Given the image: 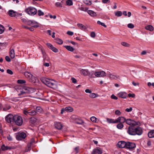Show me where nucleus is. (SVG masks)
Masks as SVG:
<instances>
[{
	"mask_svg": "<svg viewBox=\"0 0 154 154\" xmlns=\"http://www.w3.org/2000/svg\"><path fill=\"white\" fill-rule=\"evenodd\" d=\"M125 122L130 126L128 128L127 132L128 134L131 135H135L136 134L140 135L142 133L141 128L137 125H139L140 123L138 122H136L131 119H125Z\"/></svg>",
	"mask_w": 154,
	"mask_h": 154,
	"instance_id": "f257e3e1",
	"label": "nucleus"
},
{
	"mask_svg": "<svg viewBox=\"0 0 154 154\" xmlns=\"http://www.w3.org/2000/svg\"><path fill=\"white\" fill-rule=\"evenodd\" d=\"M41 80L45 85L51 88H53L55 85V82L54 80H50L47 78H41Z\"/></svg>",
	"mask_w": 154,
	"mask_h": 154,
	"instance_id": "f03ea898",
	"label": "nucleus"
},
{
	"mask_svg": "<svg viewBox=\"0 0 154 154\" xmlns=\"http://www.w3.org/2000/svg\"><path fill=\"white\" fill-rule=\"evenodd\" d=\"M33 91V89L31 88L25 87L23 88V90L20 91V93L18 94L19 96H21V95H23L22 97H25L24 95L25 94H29L32 93Z\"/></svg>",
	"mask_w": 154,
	"mask_h": 154,
	"instance_id": "7ed1b4c3",
	"label": "nucleus"
},
{
	"mask_svg": "<svg viewBox=\"0 0 154 154\" xmlns=\"http://www.w3.org/2000/svg\"><path fill=\"white\" fill-rule=\"evenodd\" d=\"M14 121L17 125L21 126L23 123V120L21 116L18 115L14 116Z\"/></svg>",
	"mask_w": 154,
	"mask_h": 154,
	"instance_id": "20e7f679",
	"label": "nucleus"
},
{
	"mask_svg": "<svg viewBox=\"0 0 154 154\" xmlns=\"http://www.w3.org/2000/svg\"><path fill=\"white\" fill-rule=\"evenodd\" d=\"M26 12L31 15H34L37 13V10L34 8L29 7L26 9Z\"/></svg>",
	"mask_w": 154,
	"mask_h": 154,
	"instance_id": "39448f33",
	"label": "nucleus"
},
{
	"mask_svg": "<svg viewBox=\"0 0 154 154\" xmlns=\"http://www.w3.org/2000/svg\"><path fill=\"white\" fill-rule=\"evenodd\" d=\"M26 136V134L25 133L22 132L17 134L16 137L17 140H22V139L25 138Z\"/></svg>",
	"mask_w": 154,
	"mask_h": 154,
	"instance_id": "423d86ee",
	"label": "nucleus"
},
{
	"mask_svg": "<svg viewBox=\"0 0 154 154\" xmlns=\"http://www.w3.org/2000/svg\"><path fill=\"white\" fill-rule=\"evenodd\" d=\"M136 147L135 144L134 143L127 142H126L125 148L130 149H133Z\"/></svg>",
	"mask_w": 154,
	"mask_h": 154,
	"instance_id": "0eeeda50",
	"label": "nucleus"
},
{
	"mask_svg": "<svg viewBox=\"0 0 154 154\" xmlns=\"http://www.w3.org/2000/svg\"><path fill=\"white\" fill-rule=\"evenodd\" d=\"M94 75L96 76L99 77L106 76V73L104 71H101L100 72H96L94 73Z\"/></svg>",
	"mask_w": 154,
	"mask_h": 154,
	"instance_id": "6e6552de",
	"label": "nucleus"
},
{
	"mask_svg": "<svg viewBox=\"0 0 154 154\" xmlns=\"http://www.w3.org/2000/svg\"><path fill=\"white\" fill-rule=\"evenodd\" d=\"M14 116L13 115L9 114L5 117L6 121L8 123H11L12 121H14Z\"/></svg>",
	"mask_w": 154,
	"mask_h": 154,
	"instance_id": "1a4fd4ad",
	"label": "nucleus"
},
{
	"mask_svg": "<svg viewBox=\"0 0 154 154\" xmlns=\"http://www.w3.org/2000/svg\"><path fill=\"white\" fill-rule=\"evenodd\" d=\"M73 111V108L71 107H66L65 108L62 109L61 112V113L63 114L64 111H66L68 112H71Z\"/></svg>",
	"mask_w": 154,
	"mask_h": 154,
	"instance_id": "9d476101",
	"label": "nucleus"
},
{
	"mask_svg": "<svg viewBox=\"0 0 154 154\" xmlns=\"http://www.w3.org/2000/svg\"><path fill=\"white\" fill-rule=\"evenodd\" d=\"M8 14L11 17H16L17 16V13L16 11H14L13 10H11L9 11L8 12ZM18 15H19L20 16L22 15L21 14H17Z\"/></svg>",
	"mask_w": 154,
	"mask_h": 154,
	"instance_id": "9b49d317",
	"label": "nucleus"
},
{
	"mask_svg": "<svg viewBox=\"0 0 154 154\" xmlns=\"http://www.w3.org/2000/svg\"><path fill=\"white\" fill-rule=\"evenodd\" d=\"M102 149L100 148H97L93 150L92 153V154H102Z\"/></svg>",
	"mask_w": 154,
	"mask_h": 154,
	"instance_id": "f8f14e48",
	"label": "nucleus"
},
{
	"mask_svg": "<svg viewBox=\"0 0 154 154\" xmlns=\"http://www.w3.org/2000/svg\"><path fill=\"white\" fill-rule=\"evenodd\" d=\"M126 146V142L123 141L119 142L117 144V146L121 148H125Z\"/></svg>",
	"mask_w": 154,
	"mask_h": 154,
	"instance_id": "ddd939ff",
	"label": "nucleus"
},
{
	"mask_svg": "<svg viewBox=\"0 0 154 154\" xmlns=\"http://www.w3.org/2000/svg\"><path fill=\"white\" fill-rule=\"evenodd\" d=\"M78 70L80 73L84 76H86L88 74V70L87 69H83L81 68L79 69Z\"/></svg>",
	"mask_w": 154,
	"mask_h": 154,
	"instance_id": "4468645a",
	"label": "nucleus"
},
{
	"mask_svg": "<svg viewBox=\"0 0 154 154\" xmlns=\"http://www.w3.org/2000/svg\"><path fill=\"white\" fill-rule=\"evenodd\" d=\"M55 128L59 130H60L62 128V125L60 122H54Z\"/></svg>",
	"mask_w": 154,
	"mask_h": 154,
	"instance_id": "2eb2a0df",
	"label": "nucleus"
},
{
	"mask_svg": "<svg viewBox=\"0 0 154 154\" xmlns=\"http://www.w3.org/2000/svg\"><path fill=\"white\" fill-rule=\"evenodd\" d=\"M119 96L122 98H125L126 97L127 94L125 92H121L118 94Z\"/></svg>",
	"mask_w": 154,
	"mask_h": 154,
	"instance_id": "dca6fc26",
	"label": "nucleus"
},
{
	"mask_svg": "<svg viewBox=\"0 0 154 154\" xmlns=\"http://www.w3.org/2000/svg\"><path fill=\"white\" fill-rule=\"evenodd\" d=\"M1 148L3 151L11 150L12 149L11 147L8 146H5V144H3L2 145Z\"/></svg>",
	"mask_w": 154,
	"mask_h": 154,
	"instance_id": "f3484780",
	"label": "nucleus"
},
{
	"mask_svg": "<svg viewBox=\"0 0 154 154\" xmlns=\"http://www.w3.org/2000/svg\"><path fill=\"white\" fill-rule=\"evenodd\" d=\"M108 76L110 79H119V75H115L111 74H109Z\"/></svg>",
	"mask_w": 154,
	"mask_h": 154,
	"instance_id": "a211bd4d",
	"label": "nucleus"
},
{
	"mask_svg": "<svg viewBox=\"0 0 154 154\" xmlns=\"http://www.w3.org/2000/svg\"><path fill=\"white\" fill-rule=\"evenodd\" d=\"M30 81L34 83L38 82V80L37 78L32 75V77L29 79Z\"/></svg>",
	"mask_w": 154,
	"mask_h": 154,
	"instance_id": "6ab92c4d",
	"label": "nucleus"
},
{
	"mask_svg": "<svg viewBox=\"0 0 154 154\" xmlns=\"http://www.w3.org/2000/svg\"><path fill=\"white\" fill-rule=\"evenodd\" d=\"M87 12L88 14L92 17L96 16L97 15L96 13L92 10H88Z\"/></svg>",
	"mask_w": 154,
	"mask_h": 154,
	"instance_id": "aec40b11",
	"label": "nucleus"
},
{
	"mask_svg": "<svg viewBox=\"0 0 154 154\" xmlns=\"http://www.w3.org/2000/svg\"><path fill=\"white\" fill-rule=\"evenodd\" d=\"M149 138H153L154 137V130H152L149 132L148 134Z\"/></svg>",
	"mask_w": 154,
	"mask_h": 154,
	"instance_id": "412c9836",
	"label": "nucleus"
},
{
	"mask_svg": "<svg viewBox=\"0 0 154 154\" xmlns=\"http://www.w3.org/2000/svg\"><path fill=\"white\" fill-rule=\"evenodd\" d=\"M145 29L147 30H148L152 32L153 31L154 28L151 25H148L145 27Z\"/></svg>",
	"mask_w": 154,
	"mask_h": 154,
	"instance_id": "4be33fe9",
	"label": "nucleus"
},
{
	"mask_svg": "<svg viewBox=\"0 0 154 154\" xmlns=\"http://www.w3.org/2000/svg\"><path fill=\"white\" fill-rule=\"evenodd\" d=\"M75 123L81 125L84 122L79 117L75 122Z\"/></svg>",
	"mask_w": 154,
	"mask_h": 154,
	"instance_id": "5701e85b",
	"label": "nucleus"
},
{
	"mask_svg": "<svg viewBox=\"0 0 154 154\" xmlns=\"http://www.w3.org/2000/svg\"><path fill=\"white\" fill-rule=\"evenodd\" d=\"M37 119L34 117L31 118L30 119V122L32 124H35L37 122Z\"/></svg>",
	"mask_w": 154,
	"mask_h": 154,
	"instance_id": "b1692460",
	"label": "nucleus"
},
{
	"mask_svg": "<svg viewBox=\"0 0 154 154\" xmlns=\"http://www.w3.org/2000/svg\"><path fill=\"white\" fill-rule=\"evenodd\" d=\"M77 26L79 28L82 30H84L86 29L85 26L80 23H78Z\"/></svg>",
	"mask_w": 154,
	"mask_h": 154,
	"instance_id": "393cba45",
	"label": "nucleus"
},
{
	"mask_svg": "<svg viewBox=\"0 0 154 154\" xmlns=\"http://www.w3.org/2000/svg\"><path fill=\"white\" fill-rule=\"evenodd\" d=\"M10 56L12 59L14 58L15 57L14 51V49H11L10 52Z\"/></svg>",
	"mask_w": 154,
	"mask_h": 154,
	"instance_id": "a878e982",
	"label": "nucleus"
},
{
	"mask_svg": "<svg viewBox=\"0 0 154 154\" xmlns=\"http://www.w3.org/2000/svg\"><path fill=\"white\" fill-rule=\"evenodd\" d=\"M24 75L29 80L32 77V75L30 73L28 72H25Z\"/></svg>",
	"mask_w": 154,
	"mask_h": 154,
	"instance_id": "bb28decb",
	"label": "nucleus"
},
{
	"mask_svg": "<svg viewBox=\"0 0 154 154\" xmlns=\"http://www.w3.org/2000/svg\"><path fill=\"white\" fill-rule=\"evenodd\" d=\"M119 122L120 123H123L125 122L126 119L123 117H119Z\"/></svg>",
	"mask_w": 154,
	"mask_h": 154,
	"instance_id": "cd10ccee",
	"label": "nucleus"
},
{
	"mask_svg": "<svg viewBox=\"0 0 154 154\" xmlns=\"http://www.w3.org/2000/svg\"><path fill=\"white\" fill-rule=\"evenodd\" d=\"M37 114V112L34 110H32L31 109H29V115L32 116H34L36 115Z\"/></svg>",
	"mask_w": 154,
	"mask_h": 154,
	"instance_id": "c85d7f7f",
	"label": "nucleus"
},
{
	"mask_svg": "<svg viewBox=\"0 0 154 154\" xmlns=\"http://www.w3.org/2000/svg\"><path fill=\"white\" fill-rule=\"evenodd\" d=\"M64 47L68 51H72L74 50L73 47L65 45L64 46Z\"/></svg>",
	"mask_w": 154,
	"mask_h": 154,
	"instance_id": "c756f323",
	"label": "nucleus"
},
{
	"mask_svg": "<svg viewBox=\"0 0 154 154\" xmlns=\"http://www.w3.org/2000/svg\"><path fill=\"white\" fill-rule=\"evenodd\" d=\"M11 107L9 105L6 104L5 106V107H4L3 109V111H6L7 110H9L10 109Z\"/></svg>",
	"mask_w": 154,
	"mask_h": 154,
	"instance_id": "7c9ffc66",
	"label": "nucleus"
},
{
	"mask_svg": "<svg viewBox=\"0 0 154 154\" xmlns=\"http://www.w3.org/2000/svg\"><path fill=\"white\" fill-rule=\"evenodd\" d=\"M36 111L37 112H38L39 113H41L42 111V108L39 106H37L36 107Z\"/></svg>",
	"mask_w": 154,
	"mask_h": 154,
	"instance_id": "2f4dec72",
	"label": "nucleus"
},
{
	"mask_svg": "<svg viewBox=\"0 0 154 154\" xmlns=\"http://www.w3.org/2000/svg\"><path fill=\"white\" fill-rule=\"evenodd\" d=\"M55 40L56 42L59 44L61 45L63 43V41L59 38H56Z\"/></svg>",
	"mask_w": 154,
	"mask_h": 154,
	"instance_id": "473e14b6",
	"label": "nucleus"
},
{
	"mask_svg": "<svg viewBox=\"0 0 154 154\" xmlns=\"http://www.w3.org/2000/svg\"><path fill=\"white\" fill-rule=\"evenodd\" d=\"M31 26L35 28H37L38 27V26L37 24V23L35 22V21H33L32 23V25H31Z\"/></svg>",
	"mask_w": 154,
	"mask_h": 154,
	"instance_id": "72a5a7b5",
	"label": "nucleus"
},
{
	"mask_svg": "<svg viewBox=\"0 0 154 154\" xmlns=\"http://www.w3.org/2000/svg\"><path fill=\"white\" fill-rule=\"evenodd\" d=\"M122 13L121 11H119L115 12V15L118 17H120L122 15Z\"/></svg>",
	"mask_w": 154,
	"mask_h": 154,
	"instance_id": "f704fd0d",
	"label": "nucleus"
},
{
	"mask_svg": "<svg viewBox=\"0 0 154 154\" xmlns=\"http://www.w3.org/2000/svg\"><path fill=\"white\" fill-rule=\"evenodd\" d=\"M116 127L118 128L119 129H121L123 128L124 125L122 123H120L117 125Z\"/></svg>",
	"mask_w": 154,
	"mask_h": 154,
	"instance_id": "c9c22d12",
	"label": "nucleus"
},
{
	"mask_svg": "<svg viewBox=\"0 0 154 154\" xmlns=\"http://www.w3.org/2000/svg\"><path fill=\"white\" fill-rule=\"evenodd\" d=\"M84 3L85 4L90 5H91L92 3L91 1L88 0H86L84 1Z\"/></svg>",
	"mask_w": 154,
	"mask_h": 154,
	"instance_id": "e433bc0d",
	"label": "nucleus"
},
{
	"mask_svg": "<svg viewBox=\"0 0 154 154\" xmlns=\"http://www.w3.org/2000/svg\"><path fill=\"white\" fill-rule=\"evenodd\" d=\"M79 9L82 11H86L88 10V8H85L83 7H81L79 8Z\"/></svg>",
	"mask_w": 154,
	"mask_h": 154,
	"instance_id": "4c0bfd02",
	"label": "nucleus"
},
{
	"mask_svg": "<svg viewBox=\"0 0 154 154\" xmlns=\"http://www.w3.org/2000/svg\"><path fill=\"white\" fill-rule=\"evenodd\" d=\"M66 4L68 5L71 6L72 5L73 3L71 0H68L66 2Z\"/></svg>",
	"mask_w": 154,
	"mask_h": 154,
	"instance_id": "58836bf2",
	"label": "nucleus"
},
{
	"mask_svg": "<svg viewBox=\"0 0 154 154\" xmlns=\"http://www.w3.org/2000/svg\"><path fill=\"white\" fill-rule=\"evenodd\" d=\"M107 121L109 123H114V119H110L108 118L106 119Z\"/></svg>",
	"mask_w": 154,
	"mask_h": 154,
	"instance_id": "ea45409f",
	"label": "nucleus"
},
{
	"mask_svg": "<svg viewBox=\"0 0 154 154\" xmlns=\"http://www.w3.org/2000/svg\"><path fill=\"white\" fill-rule=\"evenodd\" d=\"M97 95L95 93H91L89 95V97L91 98H94L97 97Z\"/></svg>",
	"mask_w": 154,
	"mask_h": 154,
	"instance_id": "a19ab883",
	"label": "nucleus"
},
{
	"mask_svg": "<svg viewBox=\"0 0 154 154\" xmlns=\"http://www.w3.org/2000/svg\"><path fill=\"white\" fill-rule=\"evenodd\" d=\"M79 117L78 116H76L75 115H72L71 116V119L75 121V122L76 121V120Z\"/></svg>",
	"mask_w": 154,
	"mask_h": 154,
	"instance_id": "79ce46f5",
	"label": "nucleus"
},
{
	"mask_svg": "<svg viewBox=\"0 0 154 154\" xmlns=\"http://www.w3.org/2000/svg\"><path fill=\"white\" fill-rule=\"evenodd\" d=\"M35 142V141L34 139L33 138H32L31 140V142L30 143L29 146V147H30L31 146H32L33 143H34Z\"/></svg>",
	"mask_w": 154,
	"mask_h": 154,
	"instance_id": "37998d69",
	"label": "nucleus"
},
{
	"mask_svg": "<svg viewBox=\"0 0 154 154\" xmlns=\"http://www.w3.org/2000/svg\"><path fill=\"white\" fill-rule=\"evenodd\" d=\"M4 30V28L3 26L0 25V34L2 33Z\"/></svg>",
	"mask_w": 154,
	"mask_h": 154,
	"instance_id": "c03bdc74",
	"label": "nucleus"
},
{
	"mask_svg": "<svg viewBox=\"0 0 154 154\" xmlns=\"http://www.w3.org/2000/svg\"><path fill=\"white\" fill-rule=\"evenodd\" d=\"M17 83L18 84H24L26 82V81L24 80H17Z\"/></svg>",
	"mask_w": 154,
	"mask_h": 154,
	"instance_id": "a18cd8bd",
	"label": "nucleus"
},
{
	"mask_svg": "<svg viewBox=\"0 0 154 154\" xmlns=\"http://www.w3.org/2000/svg\"><path fill=\"white\" fill-rule=\"evenodd\" d=\"M97 23L98 24L101 25V26H104L105 28H106V26L105 24L104 23L101 22L100 21H98Z\"/></svg>",
	"mask_w": 154,
	"mask_h": 154,
	"instance_id": "49530a36",
	"label": "nucleus"
},
{
	"mask_svg": "<svg viewBox=\"0 0 154 154\" xmlns=\"http://www.w3.org/2000/svg\"><path fill=\"white\" fill-rule=\"evenodd\" d=\"M97 119L94 116H92L91 118V120L94 122H96Z\"/></svg>",
	"mask_w": 154,
	"mask_h": 154,
	"instance_id": "de8ad7c7",
	"label": "nucleus"
},
{
	"mask_svg": "<svg viewBox=\"0 0 154 154\" xmlns=\"http://www.w3.org/2000/svg\"><path fill=\"white\" fill-rule=\"evenodd\" d=\"M38 14L39 16L44 15V14L43 12H42L41 10H39L38 11Z\"/></svg>",
	"mask_w": 154,
	"mask_h": 154,
	"instance_id": "09e8293b",
	"label": "nucleus"
},
{
	"mask_svg": "<svg viewBox=\"0 0 154 154\" xmlns=\"http://www.w3.org/2000/svg\"><path fill=\"white\" fill-rule=\"evenodd\" d=\"M33 22V21L32 20H28L26 24L31 26V25H32V23Z\"/></svg>",
	"mask_w": 154,
	"mask_h": 154,
	"instance_id": "8fccbe9b",
	"label": "nucleus"
},
{
	"mask_svg": "<svg viewBox=\"0 0 154 154\" xmlns=\"http://www.w3.org/2000/svg\"><path fill=\"white\" fill-rule=\"evenodd\" d=\"M29 110H24L23 111V113L25 115H29Z\"/></svg>",
	"mask_w": 154,
	"mask_h": 154,
	"instance_id": "3c124183",
	"label": "nucleus"
},
{
	"mask_svg": "<svg viewBox=\"0 0 154 154\" xmlns=\"http://www.w3.org/2000/svg\"><path fill=\"white\" fill-rule=\"evenodd\" d=\"M127 26L128 28L131 29H133L134 27V25L133 24L131 23L128 24Z\"/></svg>",
	"mask_w": 154,
	"mask_h": 154,
	"instance_id": "603ef678",
	"label": "nucleus"
},
{
	"mask_svg": "<svg viewBox=\"0 0 154 154\" xmlns=\"http://www.w3.org/2000/svg\"><path fill=\"white\" fill-rule=\"evenodd\" d=\"M55 53H57L58 52V50L56 48L53 47L52 49H51Z\"/></svg>",
	"mask_w": 154,
	"mask_h": 154,
	"instance_id": "864d4df0",
	"label": "nucleus"
},
{
	"mask_svg": "<svg viewBox=\"0 0 154 154\" xmlns=\"http://www.w3.org/2000/svg\"><path fill=\"white\" fill-rule=\"evenodd\" d=\"M41 51L43 55V57L44 59H45L46 57V53L44 52L42 49H41Z\"/></svg>",
	"mask_w": 154,
	"mask_h": 154,
	"instance_id": "5fc2aeb1",
	"label": "nucleus"
},
{
	"mask_svg": "<svg viewBox=\"0 0 154 154\" xmlns=\"http://www.w3.org/2000/svg\"><path fill=\"white\" fill-rule=\"evenodd\" d=\"M21 20L22 22L26 24L27 23V22L28 21V20H26V19L24 18H21Z\"/></svg>",
	"mask_w": 154,
	"mask_h": 154,
	"instance_id": "6e6d98bb",
	"label": "nucleus"
},
{
	"mask_svg": "<svg viewBox=\"0 0 154 154\" xmlns=\"http://www.w3.org/2000/svg\"><path fill=\"white\" fill-rule=\"evenodd\" d=\"M121 44L123 46L125 47H128L129 46V45L125 42H122L121 43Z\"/></svg>",
	"mask_w": 154,
	"mask_h": 154,
	"instance_id": "4d7b16f0",
	"label": "nucleus"
},
{
	"mask_svg": "<svg viewBox=\"0 0 154 154\" xmlns=\"http://www.w3.org/2000/svg\"><path fill=\"white\" fill-rule=\"evenodd\" d=\"M55 5L57 7H62V4L59 2H57L55 3Z\"/></svg>",
	"mask_w": 154,
	"mask_h": 154,
	"instance_id": "13d9d810",
	"label": "nucleus"
},
{
	"mask_svg": "<svg viewBox=\"0 0 154 154\" xmlns=\"http://www.w3.org/2000/svg\"><path fill=\"white\" fill-rule=\"evenodd\" d=\"M90 36L92 38H94L96 36L95 33L94 32H91V33Z\"/></svg>",
	"mask_w": 154,
	"mask_h": 154,
	"instance_id": "bf43d9fd",
	"label": "nucleus"
},
{
	"mask_svg": "<svg viewBox=\"0 0 154 154\" xmlns=\"http://www.w3.org/2000/svg\"><path fill=\"white\" fill-rule=\"evenodd\" d=\"M47 45L48 46V47L50 49H51L52 48V47H53L52 45L51 44L48 43L47 44Z\"/></svg>",
	"mask_w": 154,
	"mask_h": 154,
	"instance_id": "052dcab7",
	"label": "nucleus"
},
{
	"mask_svg": "<svg viewBox=\"0 0 154 154\" xmlns=\"http://www.w3.org/2000/svg\"><path fill=\"white\" fill-rule=\"evenodd\" d=\"M6 61L8 62H10L11 61V59L8 56H6L5 57Z\"/></svg>",
	"mask_w": 154,
	"mask_h": 154,
	"instance_id": "680f3d73",
	"label": "nucleus"
},
{
	"mask_svg": "<svg viewBox=\"0 0 154 154\" xmlns=\"http://www.w3.org/2000/svg\"><path fill=\"white\" fill-rule=\"evenodd\" d=\"M115 114L116 115L119 116L121 114V112L119 110H116L115 112Z\"/></svg>",
	"mask_w": 154,
	"mask_h": 154,
	"instance_id": "e2e57ef3",
	"label": "nucleus"
},
{
	"mask_svg": "<svg viewBox=\"0 0 154 154\" xmlns=\"http://www.w3.org/2000/svg\"><path fill=\"white\" fill-rule=\"evenodd\" d=\"M7 72L10 75H12L13 74V72L11 70L8 69L7 70Z\"/></svg>",
	"mask_w": 154,
	"mask_h": 154,
	"instance_id": "0e129e2a",
	"label": "nucleus"
},
{
	"mask_svg": "<svg viewBox=\"0 0 154 154\" xmlns=\"http://www.w3.org/2000/svg\"><path fill=\"white\" fill-rule=\"evenodd\" d=\"M111 98L112 99H113L115 100L118 99V97L114 95V94H112L111 96Z\"/></svg>",
	"mask_w": 154,
	"mask_h": 154,
	"instance_id": "69168bd1",
	"label": "nucleus"
},
{
	"mask_svg": "<svg viewBox=\"0 0 154 154\" xmlns=\"http://www.w3.org/2000/svg\"><path fill=\"white\" fill-rule=\"evenodd\" d=\"M71 80L72 82L73 83H75L77 82L76 79L74 78H71Z\"/></svg>",
	"mask_w": 154,
	"mask_h": 154,
	"instance_id": "338daca9",
	"label": "nucleus"
},
{
	"mask_svg": "<svg viewBox=\"0 0 154 154\" xmlns=\"http://www.w3.org/2000/svg\"><path fill=\"white\" fill-rule=\"evenodd\" d=\"M67 34L70 35H72L73 34V32H72L70 31H68L67 32Z\"/></svg>",
	"mask_w": 154,
	"mask_h": 154,
	"instance_id": "774afa93",
	"label": "nucleus"
}]
</instances>
